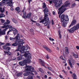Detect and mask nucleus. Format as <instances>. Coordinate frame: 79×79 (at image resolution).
<instances>
[{"label":"nucleus","mask_w":79,"mask_h":79,"mask_svg":"<svg viewBox=\"0 0 79 79\" xmlns=\"http://www.w3.org/2000/svg\"><path fill=\"white\" fill-rule=\"evenodd\" d=\"M24 40H20L19 41L16 40L14 43L12 44V46L14 47H16L18 46L17 48L15 50V52H19L21 53H23L24 52V51H27L28 48L27 47V45H26V47L24 46L23 47V44H24Z\"/></svg>","instance_id":"obj_1"},{"label":"nucleus","mask_w":79,"mask_h":79,"mask_svg":"<svg viewBox=\"0 0 79 79\" xmlns=\"http://www.w3.org/2000/svg\"><path fill=\"white\" fill-rule=\"evenodd\" d=\"M24 56L26 57V58L23 60L22 61L19 62V65L22 66H23L24 65H26L28 63L29 64L31 63V61L30 60V58H31L32 56H31V54L30 53H25L24 54Z\"/></svg>","instance_id":"obj_2"},{"label":"nucleus","mask_w":79,"mask_h":79,"mask_svg":"<svg viewBox=\"0 0 79 79\" xmlns=\"http://www.w3.org/2000/svg\"><path fill=\"white\" fill-rule=\"evenodd\" d=\"M69 17L67 15H65L64 14H62L61 16L60 20L61 22L63 23H61L62 26L64 27H66L67 26L68 21H69Z\"/></svg>","instance_id":"obj_3"},{"label":"nucleus","mask_w":79,"mask_h":79,"mask_svg":"<svg viewBox=\"0 0 79 79\" xmlns=\"http://www.w3.org/2000/svg\"><path fill=\"white\" fill-rule=\"evenodd\" d=\"M25 68L26 69V71H27L25 72V73L23 74V76H29L30 74H32L33 76H34V74L30 72H33L34 71V68L32 67L31 66H27L26 65V66L25 67Z\"/></svg>","instance_id":"obj_4"},{"label":"nucleus","mask_w":79,"mask_h":79,"mask_svg":"<svg viewBox=\"0 0 79 79\" xmlns=\"http://www.w3.org/2000/svg\"><path fill=\"white\" fill-rule=\"evenodd\" d=\"M40 23H42L44 24L45 26H47L48 25H50V21L49 20V17H47V15H45V17H44V19L40 21L39 22Z\"/></svg>","instance_id":"obj_5"},{"label":"nucleus","mask_w":79,"mask_h":79,"mask_svg":"<svg viewBox=\"0 0 79 79\" xmlns=\"http://www.w3.org/2000/svg\"><path fill=\"white\" fill-rule=\"evenodd\" d=\"M10 27H12V26L10 25L9 24L7 25H4V26H2V28L4 29L2 31L1 29H0V35H5V31H6L8 29H9Z\"/></svg>","instance_id":"obj_6"},{"label":"nucleus","mask_w":79,"mask_h":79,"mask_svg":"<svg viewBox=\"0 0 79 79\" xmlns=\"http://www.w3.org/2000/svg\"><path fill=\"white\" fill-rule=\"evenodd\" d=\"M79 29V23H77L76 26H74L73 27H72L70 29H67V31L69 32L70 34L73 33L75 31L78 30Z\"/></svg>","instance_id":"obj_7"},{"label":"nucleus","mask_w":79,"mask_h":79,"mask_svg":"<svg viewBox=\"0 0 79 79\" xmlns=\"http://www.w3.org/2000/svg\"><path fill=\"white\" fill-rule=\"evenodd\" d=\"M52 2H53L55 4H56V7H60L61 4H62L63 1L62 0H59V2L57 4V2H58V0H52Z\"/></svg>","instance_id":"obj_8"},{"label":"nucleus","mask_w":79,"mask_h":79,"mask_svg":"<svg viewBox=\"0 0 79 79\" xmlns=\"http://www.w3.org/2000/svg\"><path fill=\"white\" fill-rule=\"evenodd\" d=\"M63 7H64V6H62L60 8L58 9L59 11L58 13V15H61L65 10H66V8L64 9Z\"/></svg>","instance_id":"obj_9"},{"label":"nucleus","mask_w":79,"mask_h":79,"mask_svg":"<svg viewBox=\"0 0 79 79\" xmlns=\"http://www.w3.org/2000/svg\"><path fill=\"white\" fill-rule=\"evenodd\" d=\"M68 61L70 67L71 68H73V65H74V64H75V61H74V60L73 59H71L70 60L69 59Z\"/></svg>","instance_id":"obj_10"},{"label":"nucleus","mask_w":79,"mask_h":79,"mask_svg":"<svg viewBox=\"0 0 79 79\" xmlns=\"http://www.w3.org/2000/svg\"><path fill=\"white\" fill-rule=\"evenodd\" d=\"M31 16H32V13L31 12H29L27 14L26 16H24V15H23L22 16V18H24L25 19H26V18L30 19V18H31Z\"/></svg>","instance_id":"obj_11"},{"label":"nucleus","mask_w":79,"mask_h":79,"mask_svg":"<svg viewBox=\"0 0 79 79\" xmlns=\"http://www.w3.org/2000/svg\"><path fill=\"white\" fill-rule=\"evenodd\" d=\"M44 17H45V15L47 16L46 17H48V7H46L44 10Z\"/></svg>","instance_id":"obj_12"},{"label":"nucleus","mask_w":79,"mask_h":79,"mask_svg":"<svg viewBox=\"0 0 79 79\" xmlns=\"http://www.w3.org/2000/svg\"><path fill=\"white\" fill-rule=\"evenodd\" d=\"M77 23V21H76V19L73 20L71 24L69 26V28H70L71 26H74V25L76 24Z\"/></svg>","instance_id":"obj_13"},{"label":"nucleus","mask_w":79,"mask_h":79,"mask_svg":"<svg viewBox=\"0 0 79 79\" xmlns=\"http://www.w3.org/2000/svg\"><path fill=\"white\" fill-rule=\"evenodd\" d=\"M4 50H5L7 52H10V47L9 46H6V45H4L2 46Z\"/></svg>","instance_id":"obj_14"},{"label":"nucleus","mask_w":79,"mask_h":79,"mask_svg":"<svg viewBox=\"0 0 79 79\" xmlns=\"http://www.w3.org/2000/svg\"><path fill=\"white\" fill-rule=\"evenodd\" d=\"M65 4L64 5H63L62 6H63V8H64H64H65V7H68V6H69V5H70V2H68L67 1H66L65 2Z\"/></svg>","instance_id":"obj_15"},{"label":"nucleus","mask_w":79,"mask_h":79,"mask_svg":"<svg viewBox=\"0 0 79 79\" xmlns=\"http://www.w3.org/2000/svg\"><path fill=\"white\" fill-rule=\"evenodd\" d=\"M24 56L20 55V56L17 57V60L18 61H21L24 60Z\"/></svg>","instance_id":"obj_16"},{"label":"nucleus","mask_w":79,"mask_h":79,"mask_svg":"<svg viewBox=\"0 0 79 79\" xmlns=\"http://www.w3.org/2000/svg\"><path fill=\"white\" fill-rule=\"evenodd\" d=\"M9 30L8 31L7 33V35H8V34H9V33H10V32H11V31H14L15 30V28L14 27H9Z\"/></svg>","instance_id":"obj_17"},{"label":"nucleus","mask_w":79,"mask_h":79,"mask_svg":"<svg viewBox=\"0 0 79 79\" xmlns=\"http://www.w3.org/2000/svg\"><path fill=\"white\" fill-rule=\"evenodd\" d=\"M9 30L8 31L7 33V35H8V34H9V33H10V32H11V31H14L15 30V28L14 27H9Z\"/></svg>","instance_id":"obj_18"},{"label":"nucleus","mask_w":79,"mask_h":79,"mask_svg":"<svg viewBox=\"0 0 79 79\" xmlns=\"http://www.w3.org/2000/svg\"><path fill=\"white\" fill-rule=\"evenodd\" d=\"M9 30L8 31L7 33V35H8V34H9V33H10V32H11V31H14L15 30V28L14 27H9Z\"/></svg>","instance_id":"obj_19"},{"label":"nucleus","mask_w":79,"mask_h":79,"mask_svg":"<svg viewBox=\"0 0 79 79\" xmlns=\"http://www.w3.org/2000/svg\"><path fill=\"white\" fill-rule=\"evenodd\" d=\"M39 61L40 62L41 64V66H44V67H45V62H44V61L42 60V59H39Z\"/></svg>","instance_id":"obj_20"},{"label":"nucleus","mask_w":79,"mask_h":79,"mask_svg":"<svg viewBox=\"0 0 79 79\" xmlns=\"http://www.w3.org/2000/svg\"><path fill=\"white\" fill-rule=\"evenodd\" d=\"M65 50L66 54H67V55H69V50L68 49V47H65Z\"/></svg>","instance_id":"obj_21"},{"label":"nucleus","mask_w":79,"mask_h":79,"mask_svg":"<svg viewBox=\"0 0 79 79\" xmlns=\"http://www.w3.org/2000/svg\"><path fill=\"white\" fill-rule=\"evenodd\" d=\"M4 53L5 54H6L8 56H11V52H6L5 51H4Z\"/></svg>","instance_id":"obj_22"},{"label":"nucleus","mask_w":79,"mask_h":79,"mask_svg":"<svg viewBox=\"0 0 79 79\" xmlns=\"http://www.w3.org/2000/svg\"><path fill=\"white\" fill-rule=\"evenodd\" d=\"M9 3V5L10 6H11L12 5V3H13V0H9L8 2Z\"/></svg>","instance_id":"obj_23"},{"label":"nucleus","mask_w":79,"mask_h":79,"mask_svg":"<svg viewBox=\"0 0 79 79\" xmlns=\"http://www.w3.org/2000/svg\"><path fill=\"white\" fill-rule=\"evenodd\" d=\"M11 20H12V22L15 23V24H16V23H18V21L15 18H13L11 19Z\"/></svg>","instance_id":"obj_24"},{"label":"nucleus","mask_w":79,"mask_h":79,"mask_svg":"<svg viewBox=\"0 0 79 79\" xmlns=\"http://www.w3.org/2000/svg\"><path fill=\"white\" fill-rule=\"evenodd\" d=\"M73 79H77V76L75 73H73L72 75H71Z\"/></svg>","instance_id":"obj_25"},{"label":"nucleus","mask_w":79,"mask_h":79,"mask_svg":"<svg viewBox=\"0 0 79 79\" xmlns=\"http://www.w3.org/2000/svg\"><path fill=\"white\" fill-rule=\"evenodd\" d=\"M13 32V34L14 35H16L18 33V30L17 29H16L15 28V30Z\"/></svg>","instance_id":"obj_26"},{"label":"nucleus","mask_w":79,"mask_h":79,"mask_svg":"<svg viewBox=\"0 0 79 79\" xmlns=\"http://www.w3.org/2000/svg\"><path fill=\"white\" fill-rule=\"evenodd\" d=\"M58 35L59 36V39H61V31H58Z\"/></svg>","instance_id":"obj_27"},{"label":"nucleus","mask_w":79,"mask_h":79,"mask_svg":"<svg viewBox=\"0 0 79 79\" xmlns=\"http://www.w3.org/2000/svg\"><path fill=\"white\" fill-rule=\"evenodd\" d=\"M44 48L45 49H46L47 51H48L49 52H52V50H50L47 47H44Z\"/></svg>","instance_id":"obj_28"},{"label":"nucleus","mask_w":79,"mask_h":79,"mask_svg":"<svg viewBox=\"0 0 79 79\" xmlns=\"http://www.w3.org/2000/svg\"><path fill=\"white\" fill-rule=\"evenodd\" d=\"M2 2H0V6H2L3 5H6V3L5 2V4H4L3 2V0Z\"/></svg>","instance_id":"obj_29"},{"label":"nucleus","mask_w":79,"mask_h":79,"mask_svg":"<svg viewBox=\"0 0 79 79\" xmlns=\"http://www.w3.org/2000/svg\"><path fill=\"white\" fill-rule=\"evenodd\" d=\"M43 6H42V7L43 9H44V8H45L47 7V6H46V4H45V3H43Z\"/></svg>","instance_id":"obj_30"},{"label":"nucleus","mask_w":79,"mask_h":79,"mask_svg":"<svg viewBox=\"0 0 79 79\" xmlns=\"http://www.w3.org/2000/svg\"><path fill=\"white\" fill-rule=\"evenodd\" d=\"M10 21L8 20H7L6 23V22H5V23H4L5 25H6V24H10Z\"/></svg>","instance_id":"obj_31"},{"label":"nucleus","mask_w":79,"mask_h":79,"mask_svg":"<svg viewBox=\"0 0 79 79\" xmlns=\"http://www.w3.org/2000/svg\"><path fill=\"white\" fill-rule=\"evenodd\" d=\"M5 15L3 14V13H1L0 14V18H3V17H5Z\"/></svg>","instance_id":"obj_32"},{"label":"nucleus","mask_w":79,"mask_h":79,"mask_svg":"<svg viewBox=\"0 0 79 79\" xmlns=\"http://www.w3.org/2000/svg\"><path fill=\"white\" fill-rule=\"evenodd\" d=\"M39 70L40 71V72H41V73H44V71L41 68H39Z\"/></svg>","instance_id":"obj_33"},{"label":"nucleus","mask_w":79,"mask_h":79,"mask_svg":"<svg viewBox=\"0 0 79 79\" xmlns=\"http://www.w3.org/2000/svg\"><path fill=\"white\" fill-rule=\"evenodd\" d=\"M27 78L28 79H33V76L31 75H29Z\"/></svg>","instance_id":"obj_34"},{"label":"nucleus","mask_w":79,"mask_h":79,"mask_svg":"<svg viewBox=\"0 0 79 79\" xmlns=\"http://www.w3.org/2000/svg\"><path fill=\"white\" fill-rule=\"evenodd\" d=\"M15 11H19V10H20V8H19V7H17L15 9Z\"/></svg>","instance_id":"obj_35"},{"label":"nucleus","mask_w":79,"mask_h":79,"mask_svg":"<svg viewBox=\"0 0 79 79\" xmlns=\"http://www.w3.org/2000/svg\"><path fill=\"white\" fill-rule=\"evenodd\" d=\"M73 56H74L75 58H78V56L75 53L73 54Z\"/></svg>","instance_id":"obj_36"},{"label":"nucleus","mask_w":79,"mask_h":79,"mask_svg":"<svg viewBox=\"0 0 79 79\" xmlns=\"http://www.w3.org/2000/svg\"><path fill=\"white\" fill-rule=\"evenodd\" d=\"M21 75H22V73H17V77H19V76H21Z\"/></svg>","instance_id":"obj_37"},{"label":"nucleus","mask_w":79,"mask_h":79,"mask_svg":"<svg viewBox=\"0 0 79 79\" xmlns=\"http://www.w3.org/2000/svg\"><path fill=\"white\" fill-rule=\"evenodd\" d=\"M19 37V34L18 33L17 34V36L15 37V39H16L17 40L18 39V37Z\"/></svg>","instance_id":"obj_38"},{"label":"nucleus","mask_w":79,"mask_h":79,"mask_svg":"<svg viewBox=\"0 0 79 79\" xmlns=\"http://www.w3.org/2000/svg\"><path fill=\"white\" fill-rule=\"evenodd\" d=\"M76 4L74 2L72 4L71 6L72 7H74V6H76Z\"/></svg>","instance_id":"obj_39"},{"label":"nucleus","mask_w":79,"mask_h":79,"mask_svg":"<svg viewBox=\"0 0 79 79\" xmlns=\"http://www.w3.org/2000/svg\"><path fill=\"white\" fill-rule=\"evenodd\" d=\"M1 21L2 23H4V24L5 25V23L6 22H5V20H3V19H1Z\"/></svg>","instance_id":"obj_40"},{"label":"nucleus","mask_w":79,"mask_h":79,"mask_svg":"<svg viewBox=\"0 0 79 79\" xmlns=\"http://www.w3.org/2000/svg\"><path fill=\"white\" fill-rule=\"evenodd\" d=\"M6 45V47H7V46H10V43H8L6 44V45Z\"/></svg>","instance_id":"obj_41"},{"label":"nucleus","mask_w":79,"mask_h":79,"mask_svg":"<svg viewBox=\"0 0 79 79\" xmlns=\"http://www.w3.org/2000/svg\"><path fill=\"white\" fill-rule=\"evenodd\" d=\"M23 13V16H26V11L24 12V11Z\"/></svg>","instance_id":"obj_42"},{"label":"nucleus","mask_w":79,"mask_h":79,"mask_svg":"<svg viewBox=\"0 0 79 79\" xmlns=\"http://www.w3.org/2000/svg\"><path fill=\"white\" fill-rule=\"evenodd\" d=\"M9 39L10 40H15V38L10 37Z\"/></svg>","instance_id":"obj_43"},{"label":"nucleus","mask_w":79,"mask_h":79,"mask_svg":"<svg viewBox=\"0 0 79 79\" xmlns=\"http://www.w3.org/2000/svg\"><path fill=\"white\" fill-rule=\"evenodd\" d=\"M60 58H61V59L62 60H64V58H63V57L62 56H61L60 57Z\"/></svg>","instance_id":"obj_44"},{"label":"nucleus","mask_w":79,"mask_h":79,"mask_svg":"<svg viewBox=\"0 0 79 79\" xmlns=\"http://www.w3.org/2000/svg\"><path fill=\"white\" fill-rule=\"evenodd\" d=\"M52 25H54V21H53V20L52 19L51 21Z\"/></svg>","instance_id":"obj_45"},{"label":"nucleus","mask_w":79,"mask_h":79,"mask_svg":"<svg viewBox=\"0 0 79 79\" xmlns=\"http://www.w3.org/2000/svg\"><path fill=\"white\" fill-rule=\"evenodd\" d=\"M47 73L48 74H49V75H50V76H51V75H52V73H51L49 71H48Z\"/></svg>","instance_id":"obj_46"},{"label":"nucleus","mask_w":79,"mask_h":79,"mask_svg":"<svg viewBox=\"0 0 79 79\" xmlns=\"http://www.w3.org/2000/svg\"><path fill=\"white\" fill-rule=\"evenodd\" d=\"M17 52H16V53H17V56H19V52H18L19 51H17Z\"/></svg>","instance_id":"obj_47"},{"label":"nucleus","mask_w":79,"mask_h":79,"mask_svg":"<svg viewBox=\"0 0 79 79\" xmlns=\"http://www.w3.org/2000/svg\"><path fill=\"white\" fill-rule=\"evenodd\" d=\"M32 0H28L29 4H30L31 3V2H32Z\"/></svg>","instance_id":"obj_48"},{"label":"nucleus","mask_w":79,"mask_h":79,"mask_svg":"<svg viewBox=\"0 0 79 79\" xmlns=\"http://www.w3.org/2000/svg\"><path fill=\"white\" fill-rule=\"evenodd\" d=\"M31 32H34V30L32 29H31L30 30Z\"/></svg>","instance_id":"obj_49"},{"label":"nucleus","mask_w":79,"mask_h":79,"mask_svg":"<svg viewBox=\"0 0 79 79\" xmlns=\"http://www.w3.org/2000/svg\"><path fill=\"white\" fill-rule=\"evenodd\" d=\"M36 24L37 26H40V24L38 23H36Z\"/></svg>","instance_id":"obj_50"},{"label":"nucleus","mask_w":79,"mask_h":79,"mask_svg":"<svg viewBox=\"0 0 79 79\" xmlns=\"http://www.w3.org/2000/svg\"><path fill=\"white\" fill-rule=\"evenodd\" d=\"M59 77H60V78H61V79H63V77H62V76H61V74L59 75Z\"/></svg>","instance_id":"obj_51"},{"label":"nucleus","mask_w":79,"mask_h":79,"mask_svg":"<svg viewBox=\"0 0 79 79\" xmlns=\"http://www.w3.org/2000/svg\"><path fill=\"white\" fill-rule=\"evenodd\" d=\"M25 10H26V7H23V10H22V12H24Z\"/></svg>","instance_id":"obj_52"},{"label":"nucleus","mask_w":79,"mask_h":79,"mask_svg":"<svg viewBox=\"0 0 79 79\" xmlns=\"http://www.w3.org/2000/svg\"><path fill=\"white\" fill-rule=\"evenodd\" d=\"M4 44L3 43L0 42V46H2V45H3Z\"/></svg>","instance_id":"obj_53"},{"label":"nucleus","mask_w":79,"mask_h":79,"mask_svg":"<svg viewBox=\"0 0 79 79\" xmlns=\"http://www.w3.org/2000/svg\"><path fill=\"white\" fill-rule=\"evenodd\" d=\"M63 56H65V51H63Z\"/></svg>","instance_id":"obj_54"},{"label":"nucleus","mask_w":79,"mask_h":79,"mask_svg":"<svg viewBox=\"0 0 79 79\" xmlns=\"http://www.w3.org/2000/svg\"><path fill=\"white\" fill-rule=\"evenodd\" d=\"M64 60V61H63V63H66V60L64 59V60Z\"/></svg>","instance_id":"obj_55"},{"label":"nucleus","mask_w":79,"mask_h":79,"mask_svg":"<svg viewBox=\"0 0 79 79\" xmlns=\"http://www.w3.org/2000/svg\"><path fill=\"white\" fill-rule=\"evenodd\" d=\"M48 69L49 70H50V71H52V69L49 67H48Z\"/></svg>","instance_id":"obj_56"},{"label":"nucleus","mask_w":79,"mask_h":79,"mask_svg":"<svg viewBox=\"0 0 79 79\" xmlns=\"http://www.w3.org/2000/svg\"><path fill=\"white\" fill-rule=\"evenodd\" d=\"M46 57L47 59H49V57H48V55L47 54Z\"/></svg>","instance_id":"obj_57"},{"label":"nucleus","mask_w":79,"mask_h":79,"mask_svg":"<svg viewBox=\"0 0 79 79\" xmlns=\"http://www.w3.org/2000/svg\"><path fill=\"white\" fill-rule=\"evenodd\" d=\"M76 48L77 50H79V47L78 46H76Z\"/></svg>","instance_id":"obj_58"},{"label":"nucleus","mask_w":79,"mask_h":79,"mask_svg":"<svg viewBox=\"0 0 79 79\" xmlns=\"http://www.w3.org/2000/svg\"><path fill=\"white\" fill-rule=\"evenodd\" d=\"M31 21H32V22H33V23H36V21H34L33 20H32L31 19Z\"/></svg>","instance_id":"obj_59"},{"label":"nucleus","mask_w":79,"mask_h":79,"mask_svg":"<svg viewBox=\"0 0 79 79\" xmlns=\"http://www.w3.org/2000/svg\"><path fill=\"white\" fill-rule=\"evenodd\" d=\"M43 18L42 17H40V19H39V20L40 21H42V20H43Z\"/></svg>","instance_id":"obj_60"},{"label":"nucleus","mask_w":79,"mask_h":79,"mask_svg":"<svg viewBox=\"0 0 79 79\" xmlns=\"http://www.w3.org/2000/svg\"><path fill=\"white\" fill-rule=\"evenodd\" d=\"M44 78H45V79H47V75H44Z\"/></svg>","instance_id":"obj_61"},{"label":"nucleus","mask_w":79,"mask_h":79,"mask_svg":"<svg viewBox=\"0 0 79 79\" xmlns=\"http://www.w3.org/2000/svg\"><path fill=\"white\" fill-rule=\"evenodd\" d=\"M52 13H53V15H55L56 14H55V11H53L52 12Z\"/></svg>","instance_id":"obj_62"},{"label":"nucleus","mask_w":79,"mask_h":79,"mask_svg":"<svg viewBox=\"0 0 79 79\" xmlns=\"http://www.w3.org/2000/svg\"><path fill=\"white\" fill-rule=\"evenodd\" d=\"M52 2H53V1L52 0V1H49V3H50V4H52Z\"/></svg>","instance_id":"obj_63"},{"label":"nucleus","mask_w":79,"mask_h":79,"mask_svg":"<svg viewBox=\"0 0 79 79\" xmlns=\"http://www.w3.org/2000/svg\"><path fill=\"white\" fill-rule=\"evenodd\" d=\"M48 26L47 27L48 29H50V25H47Z\"/></svg>","instance_id":"obj_64"}]
</instances>
